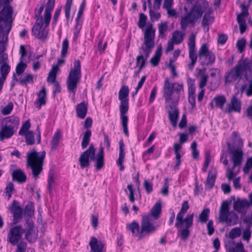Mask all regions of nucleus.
I'll return each mask as SVG.
<instances>
[{
    "mask_svg": "<svg viewBox=\"0 0 252 252\" xmlns=\"http://www.w3.org/2000/svg\"><path fill=\"white\" fill-rule=\"evenodd\" d=\"M56 0H48L44 13V21H35L32 29L33 36L44 41L48 36L49 29L48 28L51 19V12L53 10Z\"/></svg>",
    "mask_w": 252,
    "mask_h": 252,
    "instance_id": "obj_1",
    "label": "nucleus"
},
{
    "mask_svg": "<svg viewBox=\"0 0 252 252\" xmlns=\"http://www.w3.org/2000/svg\"><path fill=\"white\" fill-rule=\"evenodd\" d=\"M189 202L184 201L182 204L180 211L177 214L176 219L175 226L177 228L183 227L179 230V233L181 239L186 240L190 235L189 228L193 225L194 214H188L184 218V216L189 209Z\"/></svg>",
    "mask_w": 252,
    "mask_h": 252,
    "instance_id": "obj_2",
    "label": "nucleus"
},
{
    "mask_svg": "<svg viewBox=\"0 0 252 252\" xmlns=\"http://www.w3.org/2000/svg\"><path fill=\"white\" fill-rule=\"evenodd\" d=\"M96 149L93 144H91L89 148L84 151L79 158L80 167L82 169L90 166V159L96 161L95 165L96 170H100L104 166V149L100 147L95 158Z\"/></svg>",
    "mask_w": 252,
    "mask_h": 252,
    "instance_id": "obj_3",
    "label": "nucleus"
},
{
    "mask_svg": "<svg viewBox=\"0 0 252 252\" xmlns=\"http://www.w3.org/2000/svg\"><path fill=\"white\" fill-rule=\"evenodd\" d=\"M156 29L153 28V25H150L145 30L144 34V42L141 45L139 50H141L143 54L137 56L136 59V67L140 65V61H144L145 64L146 61L150 56L153 48L155 47V38Z\"/></svg>",
    "mask_w": 252,
    "mask_h": 252,
    "instance_id": "obj_4",
    "label": "nucleus"
},
{
    "mask_svg": "<svg viewBox=\"0 0 252 252\" xmlns=\"http://www.w3.org/2000/svg\"><path fill=\"white\" fill-rule=\"evenodd\" d=\"M252 69V63L246 60H241L238 63L225 74V83H232L242 79L243 75L245 78L249 80L248 71Z\"/></svg>",
    "mask_w": 252,
    "mask_h": 252,
    "instance_id": "obj_5",
    "label": "nucleus"
},
{
    "mask_svg": "<svg viewBox=\"0 0 252 252\" xmlns=\"http://www.w3.org/2000/svg\"><path fill=\"white\" fill-rule=\"evenodd\" d=\"M129 90L128 86L123 85L119 92L118 98L120 100L119 107L120 119L123 126L124 132L126 136H128V131L127 127L128 117L126 115L129 108V102L127 97L129 94Z\"/></svg>",
    "mask_w": 252,
    "mask_h": 252,
    "instance_id": "obj_6",
    "label": "nucleus"
},
{
    "mask_svg": "<svg viewBox=\"0 0 252 252\" xmlns=\"http://www.w3.org/2000/svg\"><path fill=\"white\" fill-rule=\"evenodd\" d=\"M45 155L46 152L44 151L37 152L35 150L27 154V165L31 168L33 176L35 178L38 177L43 170Z\"/></svg>",
    "mask_w": 252,
    "mask_h": 252,
    "instance_id": "obj_7",
    "label": "nucleus"
},
{
    "mask_svg": "<svg viewBox=\"0 0 252 252\" xmlns=\"http://www.w3.org/2000/svg\"><path fill=\"white\" fill-rule=\"evenodd\" d=\"M228 151L231 155V160L233 163L231 168H228L226 170V177L229 181L232 180L238 174L234 171V169L240 167L243 160V152L241 148H235V147L227 143Z\"/></svg>",
    "mask_w": 252,
    "mask_h": 252,
    "instance_id": "obj_8",
    "label": "nucleus"
},
{
    "mask_svg": "<svg viewBox=\"0 0 252 252\" xmlns=\"http://www.w3.org/2000/svg\"><path fill=\"white\" fill-rule=\"evenodd\" d=\"M82 77L81 63L79 60H75L73 63V67L69 72L67 78L66 85L68 91L74 95Z\"/></svg>",
    "mask_w": 252,
    "mask_h": 252,
    "instance_id": "obj_9",
    "label": "nucleus"
},
{
    "mask_svg": "<svg viewBox=\"0 0 252 252\" xmlns=\"http://www.w3.org/2000/svg\"><path fill=\"white\" fill-rule=\"evenodd\" d=\"M219 221L226 222L228 226H233L238 223L239 218L234 211H229V203L227 200L221 203L219 216Z\"/></svg>",
    "mask_w": 252,
    "mask_h": 252,
    "instance_id": "obj_10",
    "label": "nucleus"
},
{
    "mask_svg": "<svg viewBox=\"0 0 252 252\" xmlns=\"http://www.w3.org/2000/svg\"><path fill=\"white\" fill-rule=\"evenodd\" d=\"M12 13L13 9L10 5L4 6L0 11V23L3 24L4 28L5 29L4 32L6 33V41L7 40L8 34L12 28Z\"/></svg>",
    "mask_w": 252,
    "mask_h": 252,
    "instance_id": "obj_11",
    "label": "nucleus"
},
{
    "mask_svg": "<svg viewBox=\"0 0 252 252\" xmlns=\"http://www.w3.org/2000/svg\"><path fill=\"white\" fill-rule=\"evenodd\" d=\"M158 226H155L151 222L150 216H142L141 222L140 237H142L144 233H153L156 231Z\"/></svg>",
    "mask_w": 252,
    "mask_h": 252,
    "instance_id": "obj_12",
    "label": "nucleus"
},
{
    "mask_svg": "<svg viewBox=\"0 0 252 252\" xmlns=\"http://www.w3.org/2000/svg\"><path fill=\"white\" fill-rule=\"evenodd\" d=\"M175 86V83L170 82L168 78L165 79L163 88V97L165 99V104H170L172 102H174L173 100L172 96Z\"/></svg>",
    "mask_w": 252,
    "mask_h": 252,
    "instance_id": "obj_13",
    "label": "nucleus"
},
{
    "mask_svg": "<svg viewBox=\"0 0 252 252\" xmlns=\"http://www.w3.org/2000/svg\"><path fill=\"white\" fill-rule=\"evenodd\" d=\"M165 109L168 115L169 120L172 126H176L179 115V109L176 107L175 102L170 104H165Z\"/></svg>",
    "mask_w": 252,
    "mask_h": 252,
    "instance_id": "obj_14",
    "label": "nucleus"
},
{
    "mask_svg": "<svg viewBox=\"0 0 252 252\" xmlns=\"http://www.w3.org/2000/svg\"><path fill=\"white\" fill-rule=\"evenodd\" d=\"M24 232V229L21 225L12 227L8 234L9 242L12 245H16L22 238Z\"/></svg>",
    "mask_w": 252,
    "mask_h": 252,
    "instance_id": "obj_15",
    "label": "nucleus"
},
{
    "mask_svg": "<svg viewBox=\"0 0 252 252\" xmlns=\"http://www.w3.org/2000/svg\"><path fill=\"white\" fill-rule=\"evenodd\" d=\"M250 201L246 199L238 198L236 201L233 203V209L238 213L245 214L246 211L244 210L252 206V194L249 195Z\"/></svg>",
    "mask_w": 252,
    "mask_h": 252,
    "instance_id": "obj_16",
    "label": "nucleus"
},
{
    "mask_svg": "<svg viewBox=\"0 0 252 252\" xmlns=\"http://www.w3.org/2000/svg\"><path fill=\"white\" fill-rule=\"evenodd\" d=\"M241 102L235 95H233L230 102L228 103L223 110L224 113L230 114L232 112L240 113L241 110Z\"/></svg>",
    "mask_w": 252,
    "mask_h": 252,
    "instance_id": "obj_17",
    "label": "nucleus"
},
{
    "mask_svg": "<svg viewBox=\"0 0 252 252\" xmlns=\"http://www.w3.org/2000/svg\"><path fill=\"white\" fill-rule=\"evenodd\" d=\"M89 245L91 248L90 252H105V244L101 241H98L94 237H91Z\"/></svg>",
    "mask_w": 252,
    "mask_h": 252,
    "instance_id": "obj_18",
    "label": "nucleus"
},
{
    "mask_svg": "<svg viewBox=\"0 0 252 252\" xmlns=\"http://www.w3.org/2000/svg\"><path fill=\"white\" fill-rule=\"evenodd\" d=\"M11 211L13 214V219L16 222H18L22 218L23 213V209L19 206V202L14 200L11 206Z\"/></svg>",
    "mask_w": 252,
    "mask_h": 252,
    "instance_id": "obj_19",
    "label": "nucleus"
},
{
    "mask_svg": "<svg viewBox=\"0 0 252 252\" xmlns=\"http://www.w3.org/2000/svg\"><path fill=\"white\" fill-rule=\"evenodd\" d=\"M46 96V89L45 87H42L37 94V99L34 102V104L38 109H40L42 105H45Z\"/></svg>",
    "mask_w": 252,
    "mask_h": 252,
    "instance_id": "obj_20",
    "label": "nucleus"
},
{
    "mask_svg": "<svg viewBox=\"0 0 252 252\" xmlns=\"http://www.w3.org/2000/svg\"><path fill=\"white\" fill-rule=\"evenodd\" d=\"M10 70V66L7 63L2 64L0 68V73L1 77L0 78V91L1 90L3 83Z\"/></svg>",
    "mask_w": 252,
    "mask_h": 252,
    "instance_id": "obj_21",
    "label": "nucleus"
},
{
    "mask_svg": "<svg viewBox=\"0 0 252 252\" xmlns=\"http://www.w3.org/2000/svg\"><path fill=\"white\" fill-rule=\"evenodd\" d=\"M125 144L123 139H121L119 141V158L117 161L118 165L120 166V170H124V166L123 164L125 153L124 152Z\"/></svg>",
    "mask_w": 252,
    "mask_h": 252,
    "instance_id": "obj_22",
    "label": "nucleus"
},
{
    "mask_svg": "<svg viewBox=\"0 0 252 252\" xmlns=\"http://www.w3.org/2000/svg\"><path fill=\"white\" fill-rule=\"evenodd\" d=\"M5 122V126L15 131L19 125V119L17 117L11 116L6 118Z\"/></svg>",
    "mask_w": 252,
    "mask_h": 252,
    "instance_id": "obj_23",
    "label": "nucleus"
},
{
    "mask_svg": "<svg viewBox=\"0 0 252 252\" xmlns=\"http://www.w3.org/2000/svg\"><path fill=\"white\" fill-rule=\"evenodd\" d=\"M15 130L5 126H1L0 129V141H2L5 139L11 138Z\"/></svg>",
    "mask_w": 252,
    "mask_h": 252,
    "instance_id": "obj_24",
    "label": "nucleus"
},
{
    "mask_svg": "<svg viewBox=\"0 0 252 252\" xmlns=\"http://www.w3.org/2000/svg\"><path fill=\"white\" fill-rule=\"evenodd\" d=\"M12 180L19 183H23L26 182L27 177L25 173L21 169L14 170L12 173Z\"/></svg>",
    "mask_w": 252,
    "mask_h": 252,
    "instance_id": "obj_25",
    "label": "nucleus"
},
{
    "mask_svg": "<svg viewBox=\"0 0 252 252\" xmlns=\"http://www.w3.org/2000/svg\"><path fill=\"white\" fill-rule=\"evenodd\" d=\"M161 212V204L160 202H157L150 210V213L147 216H150V218L152 217L155 220H158L160 215Z\"/></svg>",
    "mask_w": 252,
    "mask_h": 252,
    "instance_id": "obj_26",
    "label": "nucleus"
},
{
    "mask_svg": "<svg viewBox=\"0 0 252 252\" xmlns=\"http://www.w3.org/2000/svg\"><path fill=\"white\" fill-rule=\"evenodd\" d=\"M195 22V21L191 16V13H187L184 16L182 17L181 19V28L182 30H186L189 24H190L193 26Z\"/></svg>",
    "mask_w": 252,
    "mask_h": 252,
    "instance_id": "obj_27",
    "label": "nucleus"
},
{
    "mask_svg": "<svg viewBox=\"0 0 252 252\" xmlns=\"http://www.w3.org/2000/svg\"><path fill=\"white\" fill-rule=\"evenodd\" d=\"M216 56L213 52L203 55V59L200 61L202 65H212L215 62Z\"/></svg>",
    "mask_w": 252,
    "mask_h": 252,
    "instance_id": "obj_28",
    "label": "nucleus"
},
{
    "mask_svg": "<svg viewBox=\"0 0 252 252\" xmlns=\"http://www.w3.org/2000/svg\"><path fill=\"white\" fill-rule=\"evenodd\" d=\"M126 228L131 232L133 236H140V228L138 222L136 221L133 220L131 223L127 224Z\"/></svg>",
    "mask_w": 252,
    "mask_h": 252,
    "instance_id": "obj_29",
    "label": "nucleus"
},
{
    "mask_svg": "<svg viewBox=\"0 0 252 252\" xmlns=\"http://www.w3.org/2000/svg\"><path fill=\"white\" fill-rule=\"evenodd\" d=\"M203 9L202 5L200 4L195 5L191 10L190 12H189L191 13V16L193 19L196 21L198 19L201 17L203 13Z\"/></svg>",
    "mask_w": 252,
    "mask_h": 252,
    "instance_id": "obj_30",
    "label": "nucleus"
},
{
    "mask_svg": "<svg viewBox=\"0 0 252 252\" xmlns=\"http://www.w3.org/2000/svg\"><path fill=\"white\" fill-rule=\"evenodd\" d=\"M88 107L85 102H82L76 106L77 116L80 119H84L87 115Z\"/></svg>",
    "mask_w": 252,
    "mask_h": 252,
    "instance_id": "obj_31",
    "label": "nucleus"
},
{
    "mask_svg": "<svg viewBox=\"0 0 252 252\" xmlns=\"http://www.w3.org/2000/svg\"><path fill=\"white\" fill-rule=\"evenodd\" d=\"M162 55V47L161 45L158 46L155 52L154 56L150 59V62L154 66H156L158 65L160 57Z\"/></svg>",
    "mask_w": 252,
    "mask_h": 252,
    "instance_id": "obj_32",
    "label": "nucleus"
},
{
    "mask_svg": "<svg viewBox=\"0 0 252 252\" xmlns=\"http://www.w3.org/2000/svg\"><path fill=\"white\" fill-rule=\"evenodd\" d=\"M24 230L26 240L30 243L34 242L37 239V233L34 231L33 229L26 228Z\"/></svg>",
    "mask_w": 252,
    "mask_h": 252,
    "instance_id": "obj_33",
    "label": "nucleus"
},
{
    "mask_svg": "<svg viewBox=\"0 0 252 252\" xmlns=\"http://www.w3.org/2000/svg\"><path fill=\"white\" fill-rule=\"evenodd\" d=\"M55 173L53 169H50L49 172L48 174V186H47V189L48 190V192L50 195L52 194L53 191H52V188H53V185L55 183Z\"/></svg>",
    "mask_w": 252,
    "mask_h": 252,
    "instance_id": "obj_34",
    "label": "nucleus"
},
{
    "mask_svg": "<svg viewBox=\"0 0 252 252\" xmlns=\"http://www.w3.org/2000/svg\"><path fill=\"white\" fill-rule=\"evenodd\" d=\"M213 101L215 103V106L223 110L224 105L226 102V99L223 95H217L213 98Z\"/></svg>",
    "mask_w": 252,
    "mask_h": 252,
    "instance_id": "obj_35",
    "label": "nucleus"
},
{
    "mask_svg": "<svg viewBox=\"0 0 252 252\" xmlns=\"http://www.w3.org/2000/svg\"><path fill=\"white\" fill-rule=\"evenodd\" d=\"M61 138V132L58 129L54 133V136L51 141V150H54L57 149L59 144Z\"/></svg>",
    "mask_w": 252,
    "mask_h": 252,
    "instance_id": "obj_36",
    "label": "nucleus"
},
{
    "mask_svg": "<svg viewBox=\"0 0 252 252\" xmlns=\"http://www.w3.org/2000/svg\"><path fill=\"white\" fill-rule=\"evenodd\" d=\"M210 213L209 208H204L199 215L198 220L201 223H205L209 221V218Z\"/></svg>",
    "mask_w": 252,
    "mask_h": 252,
    "instance_id": "obj_37",
    "label": "nucleus"
},
{
    "mask_svg": "<svg viewBox=\"0 0 252 252\" xmlns=\"http://www.w3.org/2000/svg\"><path fill=\"white\" fill-rule=\"evenodd\" d=\"M91 135L92 132L90 129H87L84 132L81 143V147L83 149L86 148L88 146L90 141Z\"/></svg>",
    "mask_w": 252,
    "mask_h": 252,
    "instance_id": "obj_38",
    "label": "nucleus"
},
{
    "mask_svg": "<svg viewBox=\"0 0 252 252\" xmlns=\"http://www.w3.org/2000/svg\"><path fill=\"white\" fill-rule=\"evenodd\" d=\"M12 80L19 81L20 84L22 85H27L28 83L33 82V76L31 74H27L23 79L18 80L16 77L15 74L14 73L12 76Z\"/></svg>",
    "mask_w": 252,
    "mask_h": 252,
    "instance_id": "obj_39",
    "label": "nucleus"
},
{
    "mask_svg": "<svg viewBox=\"0 0 252 252\" xmlns=\"http://www.w3.org/2000/svg\"><path fill=\"white\" fill-rule=\"evenodd\" d=\"M216 178V176L215 174H212L211 172L208 173L205 183L206 189H211L213 188L215 185Z\"/></svg>",
    "mask_w": 252,
    "mask_h": 252,
    "instance_id": "obj_40",
    "label": "nucleus"
},
{
    "mask_svg": "<svg viewBox=\"0 0 252 252\" xmlns=\"http://www.w3.org/2000/svg\"><path fill=\"white\" fill-rule=\"evenodd\" d=\"M40 6L38 9H35V18H36V21L38 20L44 21V18L41 15L42 12L45 6V3L44 1H39Z\"/></svg>",
    "mask_w": 252,
    "mask_h": 252,
    "instance_id": "obj_41",
    "label": "nucleus"
},
{
    "mask_svg": "<svg viewBox=\"0 0 252 252\" xmlns=\"http://www.w3.org/2000/svg\"><path fill=\"white\" fill-rule=\"evenodd\" d=\"M172 40L176 44L181 43L183 40V34L179 31H175L173 32Z\"/></svg>",
    "mask_w": 252,
    "mask_h": 252,
    "instance_id": "obj_42",
    "label": "nucleus"
},
{
    "mask_svg": "<svg viewBox=\"0 0 252 252\" xmlns=\"http://www.w3.org/2000/svg\"><path fill=\"white\" fill-rule=\"evenodd\" d=\"M159 36L161 37L165 36V33L168 30V23L166 21L161 22L158 24Z\"/></svg>",
    "mask_w": 252,
    "mask_h": 252,
    "instance_id": "obj_43",
    "label": "nucleus"
},
{
    "mask_svg": "<svg viewBox=\"0 0 252 252\" xmlns=\"http://www.w3.org/2000/svg\"><path fill=\"white\" fill-rule=\"evenodd\" d=\"M150 9L149 15L152 22L157 21L160 18V14L159 12H156L152 9V0H151V5L148 3Z\"/></svg>",
    "mask_w": 252,
    "mask_h": 252,
    "instance_id": "obj_44",
    "label": "nucleus"
},
{
    "mask_svg": "<svg viewBox=\"0 0 252 252\" xmlns=\"http://www.w3.org/2000/svg\"><path fill=\"white\" fill-rule=\"evenodd\" d=\"M214 21V17L210 16L208 13H205L202 21V26L203 27H207L210 24L212 23ZM209 28H207V31Z\"/></svg>",
    "mask_w": 252,
    "mask_h": 252,
    "instance_id": "obj_45",
    "label": "nucleus"
},
{
    "mask_svg": "<svg viewBox=\"0 0 252 252\" xmlns=\"http://www.w3.org/2000/svg\"><path fill=\"white\" fill-rule=\"evenodd\" d=\"M24 135L25 136V141L28 145H32L34 144V135L32 131H29Z\"/></svg>",
    "mask_w": 252,
    "mask_h": 252,
    "instance_id": "obj_46",
    "label": "nucleus"
},
{
    "mask_svg": "<svg viewBox=\"0 0 252 252\" xmlns=\"http://www.w3.org/2000/svg\"><path fill=\"white\" fill-rule=\"evenodd\" d=\"M209 52L212 51H209L208 47L206 44H203L201 45L198 53V57L199 60H202L203 59V55H205Z\"/></svg>",
    "mask_w": 252,
    "mask_h": 252,
    "instance_id": "obj_47",
    "label": "nucleus"
},
{
    "mask_svg": "<svg viewBox=\"0 0 252 252\" xmlns=\"http://www.w3.org/2000/svg\"><path fill=\"white\" fill-rule=\"evenodd\" d=\"M34 205L32 202H28L25 208V214L29 217H32L34 214Z\"/></svg>",
    "mask_w": 252,
    "mask_h": 252,
    "instance_id": "obj_48",
    "label": "nucleus"
},
{
    "mask_svg": "<svg viewBox=\"0 0 252 252\" xmlns=\"http://www.w3.org/2000/svg\"><path fill=\"white\" fill-rule=\"evenodd\" d=\"M73 0H66L65 6V16L67 21H68L70 19V10L72 4Z\"/></svg>",
    "mask_w": 252,
    "mask_h": 252,
    "instance_id": "obj_49",
    "label": "nucleus"
},
{
    "mask_svg": "<svg viewBox=\"0 0 252 252\" xmlns=\"http://www.w3.org/2000/svg\"><path fill=\"white\" fill-rule=\"evenodd\" d=\"M241 234V230L240 227H236L233 228L229 233V237L232 239L238 238Z\"/></svg>",
    "mask_w": 252,
    "mask_h": 252,
    "instance_id": "obj_50",
    "label": "nucleus"
},
{
    "mask_svg": "<svg viewBox=\"0 0 252 252\" xmlns=\"http://www.w3.org/2000/svg\"><path fill=\"white\" fill-rule=\"evenodd\" d=\"M27 66V64L23 63V60H20V62L17 64L16 67V72L17 74H22L25 71Z\"/></svg>",
    "mask_w": 252,
    "mask_h": 252,
    "instance_id": "obj_51",
    "label": "nucleus"
},
{
    "mask_svg": "<svg viewBox=\"0 0 252 252\" xmlns=\"http://www.w3.org/2000/svg\"><path fill=\"white\" fill-rule=\"evenodd\" d=\"M31 127V123L30 120H27L22 125L20 130L19 131V135H24V134L28 133L29 129Z\"/></svg>",
    "mask_w": 252,
    "mask_h": 252,
    "instance_id": "obj_52",
    "label": "nucleus"
},
{
    "mask_svg": "<svg viewBox=\"0 0 252 252\" xmlns=\"http://www.w3.org/2000/svg\"><path fill=\"white\" fill-rule=\"evenodd\" d=\"M86 6V0H83L79 8L77 16L75 19L76 23H79L81 17L83 14L84 10Z\"/></svg>",
    "mask_w": 252,
    "mask_h": 252,
    "instance_id": "obj_53",
    "label": "nucleus"
},
{
    "mask_svg": "<svg viewBox=\"0 0 252 252\" xmlns=\"http://www.w3.org/2000/svg\"><path fill=\"white\" fill-rule=\"evenodd\" d=\"M188 46L189 50H195V35L193 33L189 37Z\"/></svg>",
    "mask_w": 252,
    "mask_h": 252,
    "instance_id": "obj_54",
    "label": "nucleus"
},
{
    "mask_svg": "<svg viewBox=\"0 0 252 252\" xmlns=\"http://www.w3.org/2000/svg\"><path fill=\"white\" fill-rule=\"evenodd\" d=\"M147 19V17L146 15L144 13H140L139 19L138 23V26L139 28L143 29L145 26Z\"/></svg>",
    "mask_w": 252,
    "mask_h": 252,
    "instance_id": "obj_55",
    "label": "nucleus"
},
{
    "mask_svg": "<svg viewBox=\"0 0 252 252\" xmlns=\"http://www.w3.org/2000/svg\"><path fill=\"white\" fill-rule=\"evenodd\" d=\"M68 48V40L67 39L63 40L62 44V48L61 51V56L62 57H65L66 56L67 49Z\"/></svg>",
    "mask_w": 252,
    "mask_h": 252,
    "instance_id": "obj_56",
    "label": "nucleus"
},
{
    "mask_svg": "<svg viewBox=\"0 0 252 252\" xmlns=\"http://www.w3.org/2000/svg\"><path fill=\"white\" fill-rule=\"evenodd\" d=\"M205 161L204 163V165L203 166V168L202 169V171L205 172L206 171V170L210 164V162L211 161V155L210 152H208L206 153L205 155Z\"/></svg>",
    "mask_w": 252,
    "mask_h": 252,
    "instance_id": "obj_57",
    "label": "nucleus"
},
{
    "mask_svg": "<svg viewBox=\"0 0 252 252\" xmlns=\"http://www.w3.org/2000/svg\"><path fill=\"white\" fill-rule=\"evenodd\" d=\"M62 6H60L58 8H57L55 12L54 15L53 16V18L52 20V25L55 27L56 26V24L58 21V18L60 16V15L61 14V12L62 10Z\"/></svg>",
    "mask_w": 252,
    "mask_h": 252,
    "instance_id": "obj_58",
    "label": "nucleus"
},
{
    "mask_svg": "<svg viewBox=\"0 0 252 252\" xmlns=\"http://www.w3.org/2000/svg\"><path fill=\"white\" fill-rule=\"evenodd\" d=\"M231 252H248V251H245L243 243L240 242L234 246Z\"/></svg>",
    "mask_w": 252,
    "mask_h": 252,
    "instance_id": "obj_59",
    "label": "nucleus"
},
{
    "mask_svg": "<svg viewBox=\"0 0 252 252\" xmlns=\"http://www.w3.org/2000/svg\"><path fill=\"white\" fill-rule=\"evenodd\" d=\"M251 229V227H246L245 230L243 231L242 234V238L244 240H246L247 242L250 241L252 235Z\"/></svg>",
    "mask_w": 252,
    "mask_h": 252,
    "instance_id": "obj_60",
    "label": "nucleus"
},
{
    "mask_svg": "<svg viewBox=\"0 0 252 252\" xmlns=\"http://www.w3.org/2000/svg\"><path fill=\"white\" fill-rule=\"evenodd\" d=\"M246 43V40L245 38H242L237 41L236 46L240 52H242L244 51Z\"/></svg>",
    "mask_w": 252,
    "mask_h": 252,
    "instance_id": "obj_61",
    "label": "nucleus"
},
{
    "mask_svg": "<svg viewBox=\"0 0 252 252\" xmlns=\"http://www.w3.org/2000/svg\"><path fill=\"white\" fill-rule=\"evenodd\" d=\"M13 190V184L11 182L8 183L5 188V193L6 195L8 196V198H10L11 197Z\"/></svg>",
    "mask_w": 252,
    "mask_h": 252,
    "instance_id": "obj_62",
    "label": "nucleus"
},
{
    "mask_svg": "<svg viewBox=\"0 0 252 252\" xmlns=\"http://www.w3.org/2000/svg\"><path fill=\"white\" fill-rule=\"evenodd\" d=\"M252 168V157L248 158L246 161V164L243 168V171L245 173H248L249 170Z\"/></svg>",
    "mask_w": 252,
    "mask_h": 252,
    "instance_id": "obj_63",
    "label": "nucleus"
},
{
    "mask_svg": "<svg viewBox=\"0 0 252 252\" xmlns=\"http://www.w3.org/2000/svg\"><path fill=\"white\" fill-rule=\"evenodd\" d=\"M27 248V243L21 241L18 245L16 249V252H26Z\"/></svg>",
    "mask_w": 252,
    "mask_h": 252,
    "instance_id": "obj_64",
    "label": "nucleus"
}]
</instances>
